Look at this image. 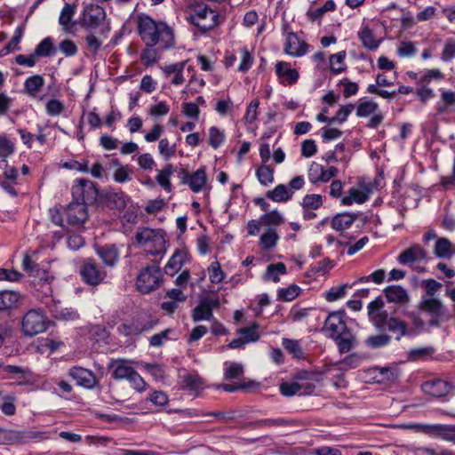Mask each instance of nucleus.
<instances>
[{"instance_id": "nucleus-10", "label": "nucleus", "mask_w": 455, "mask_h": 455, "mask_svg": "<svg viewBox=\"0 0 455 455\" xmlns=\"http://www.w3.org/2000/svg\"><path fill=\"white\" fill-rule=\"evenodd\" d=\"M136 242L140 244L146 245L149 243H154L158 249L148 250V252L151 255H159L162 252V249L164 244V240L156 230L145 228L142 230L137 232L135 235Z\"/></svg>"}, {"instance_id": "nucleus-31", "label": "nucleus", "mask_w": 455, "mask_h": 455, "mask_svg": "<svg viewBox=\"0 0 455 455\" xmlns=\"http://www.w3.org/2000/svg\"><path fill=\"white\" fill-rule=\"evenodd\" d=\"M35 54L37 57H48L55 54L56 48L53 45L52 39L48 36L43 39L35 48Z\"/></svg>"}, {"instance_id": "nucleus-47", "label": "nucleus", "mask_w": 455, "mask_h": 455, "mask_svg": "<svg viewBox=\"0 0 455 455\" xmlns=\"http://www.w3.org/2000/svg\"><path fill=\"white\" fill-rule=\"evenodd\" d=\"M158 52L154 46H147L140 54V60L144 66L150 67L158 60Z\"/></svg>"}, {"instance_id": "nucleus-11", "label": "nucleus", "mask_w": 455, "mask_h": 455, "mask_svg": "<svg viewBox=\"0 0 455 455\" xmlns=\"http://www.w3.org/2000/svg\"><path fill=\"white\" fill-rule=\"evenodd\" d=\"M344 311H334L329 314L323 327V331H330L329 337H334L337 334L348 330L344 320Z\"/></svg>"}, {"instance_id": "nucleus-33", "label": "nucleus", "mask_w": 455, "mask_h": 455, "mask_svg": "<svg viewBox=\"0 0 455 455\" xmlns=\"http://www.w3.org/2000/svg\"><path fill=\"white\" fill-rule=\"evenodd\" d=\"M191 316L196 323L203 320L212 321L214 317L213 313L210 311L208 306L204 304L201 299L199 304L193 309Z\"/></svg>"}, {"instance_id": "nucleus-1", "label": "nucleus", "mask_w": 455, "mask_h": 455, "mask_svg": "<svg viewBox=\"0 0 455 455\" xmlns=\"http://www.w3.org/2000/svg\"><path fill=\"white\" fill-rule=\"evenodd\" d=\"M138 32L146 46L159 44L163 50L174 45V33L164 22H156L149 16L139 15Z\"/></svg>"}, {"instance_id": "nucleus-23", "label": "nucleus", "mask_w": 455, "mask_h": 455, "mask_svg": "<svg viewBox=\"0 0 455 455\" xmlns=\"http://www.w3.org/2000/svg\"><path fill=\"white\" fill-rule=\"evenodd\" d=\"M180 385L183 390L198 392L204 388V382L199 375L187 373L181 377Z\"/></svg>"}, {"instance_id": "nucleus-22", "label": "nucleus", "mask_w": 455, "mask_h": 455, "mask_svg": "<svg viewBox=\"0 0 455 455\" xmlns=\"http://www.w3.org/2000/svg\"><path fill=\"white\" fill-rule=\"evenodd\" d=\"M275 73L279 78L285 80L289 84L297 82L299 73L291 68V64L285 61H279L275 64Z\"/></svg>"}, {"instance_id": "nucleus-54", "label": "nucleus", "mask_w": 455, "mask_h": 455, "mask_svg": "<svg viewBox=\"0 0 455 455\" xmlns=\"http://www.w3.org/2000/svg\"><path fill=\"white\" fill-rule=\"evenodd\" d=\"M261 223L264 225L279 226L283 222V217L277 211L267 212L260 218Z\"/></svg>"}, {"instance_id": "nucleus-57", "label": "nucleus", "mask_w": 455, "mask_h": 455, "mask_svg": "<svg viewBox=\"0 0 455 455\" xmlns=\"http://www.w3.org/2000/svg\"><path fill=\"white\" fill-rule=\"evenodd\" d=\"M335 10V4L332 0H328L324 3V4L309 12L310 19L312 20H316L320 19L325 12H331Z\"/></svg>"}, {"instance_id": "nucleus-41", "label": "nucleus", "mask_w": 455, "mask_h": 455, "mask_svg": "<svg viewBox=\"0 0 455 455\" xmlns=\"http://www.w3.org/2000/svg\"><path fill=\"white\" fill-rule=\"evenodd\" d=\"M17 434V443H27L28 441H41L43 439H45L46 433L44 432H36V431H18L16 430Z\"/></svg>"}, {"instance_id": "nucleus-37", "label": "nucleus", "mask_w": 455, "mask_h": 455, "mask_svg": "<svg viewBox=\"0 0 455 455\" xmlns=\"http://www.w3.org/2000/svg\"><path fill=\"white\" fill-rule=\"evenodd\" d=\"M50 311L57 319L74 320L78 317V314L72 308H61L56 303L50 307Z\"/></svg>"}, {"instance_id": "nucleus-49", "label": "nucleus", "mask_w": 455, "mask_h": 455, "mask_svg": "<svg viewBox=\"0 0 455 455\" xmlns=\"http://www.w3.org/2000/svg\"><path fill=\"white\" fill-rule=\"evenodd\" d=\"M258 324L253 323L249 327L240 328L237 332L243 336V339L246 343L255 342L259 339V335L257 331Z\"/></svg>"}, {"instance_id": "nucleus-52", "label": "nucleus", "mask_w": 455, "mask_h": 455, "mask_svg": "<svg viewBox=\"0 0 455 455\" xmlns=\"http://www.w3.org/2000/svg\"><path fill=\"white\" fill-rule=\"evenodd\" d=\"M299 293V287L291 285L288 288H282L278 291L277 299L283 301H291L294 299Z\"/></svg>"}, {"instance_id": "nucleus-9", "label": "nucleus", "mask_w": 455, "mask_h": 455, "mask_svg": "<svg viewBox=\"0 0 455 455\" xmlns=\"http://www.w3.org/2000/svg\"><path fill=\"white\" fill-rule=\"evenodd\" d=\"M106 18L105 10L98 4H89L84 7L82 18V27L87 30L97 28Z\"/></svg>"}, {"instance_id": "nucleus-63", "label": "nucleus", "mask_w": 455, "mask_h": 455, "mask_svg": "<svg viewBox=\"0 0 455 455\" xmlns=\"http://www.w3.org/2000/svg\"><path fill=\"white\" fill-rule=\"evenodd\" d=\"M59 49L67 57L74 56L77 52V47L76 44L69 39H65L60 42L59 44Z\"/></svg>"}, {"instance_id": "nucleus-28", "label": "nucleus", "mask_w": 455, "mask_h": 455, "mask_svg": "<svg viewBox=\"0 0 455 455\" xmlns=\"http://www.w3.org/2000/svg\"><path fill=\"white\" fill-rule=\"evenodd\" d=\"M387 328L390 332L398 333V335L395 337L396 340H400L403 336L412 334V331L408 329L407 323L404 321L399 320L394 316L389 317Z\"/></svg>"}, {"instance_id": "nucleus-62", "label": "nucleus", "mask_w": 455, "mask_h": 455, "mask_svg": "<svg viewBox=\"0 0 455 455\" xmlns=\"http://www.w3.org/2000/svg\"><path fill=\"white\" fill-rule=\"evenodd\" d=\"M420 427L424 429L426 434H436L438 435L441 431H455V425L434 424Z\"/></svg>"}, {"instance_id": "nucleus-45", "label": "nucleus", "mask_w": 455, "mask_h": 455, "mask_svg": "<svg viewBox=\"0 0 455 455\" xmlns=\"http://www.w3.org/2000/svg\"><path fill=\"white\" fill-rule=\"evenodd\" d=\"M283 347L293 355L295 358H302L303 357V350L298 340L290 339H283Z\"/></svg>"}, {"instance_id": "nucleus-30", "label": "nucleus", "mask_w": 455, "mask_h": 455, "mask_svg": "<svg viewBox=\"0 0 455 455\" xmlns=\"http://www.w3.org/2000/svg\"><path fill=\"white\" fill-rule=\"evenodd\" d=\"M434 253L437 258L440 259H451L455 253L452 251V243L447 238H438L435 242Z\"/></svg>"}, {"instance_id": "nucleus-42", "label": "nucleus", "mask_w": 455, "mask_h": 455, "mask_svg": "<svg viewBox=\"0 0 455 455\" xmlns=\"http://www.w3.org/2000/svg\"><path fill=\"white\" fill-rule=\"evenodd\" d=\"M323 205V197L321 195L310 194L303 197L301 206L303 210H317Z\"/></svg>"}, {"instance_id": "nucleus-43", "label": "nucleus", "mask_w": 455, "mask_h": 455, "mask_svg": "<svg viewBox=\"0 0 455 455\" xmlns=\"http://www.w3.org/2000/svg\"><path fill=\"white\" fill-rule=\"evenodd\" d=\"M74 14L75 6L69 4H65L60 14L59 23L64 28L66 31L69 30L68 25L72 20Z\"/></svg>"}, {"instance_id": "nucleus-19", "label": "nucleus", "mask_w": 455, "mask_h": 455, "mask_svg": "<svg viewBox=\"0 0 455 455\" xmlns=\"http://www.w3.org/2000/svg\"><path fill=\"white\" fill-rule=\"evenodd\" d=\"M97 254L108 267H114L119 259V251L115 244H106L98 247Z\"/></svg>"}, {"instance_id": "nucleus-6", "label": "nucleus", "mask_w": 455, "mask_h": 455, "mask_svg": "<svg viewBox=\"0 0 455 455\" xmlns=\"http://www.w3.org/2000/svg\"><path fill=\"white\" fill-rule=\"evenodd\" d=\"M79 274L82 280L91 285L97 286L107 276L106 272L97 264L93 259H85L80 266Z\"/></svg>"}, {"instance_id": "nucleus-4", "label": "nucleus", "mask_w": 455, "mask_h": 455, "mask_svg": "<svg viewBox=\"0 0 455 455\" xmlns=\"http://www.w3.org/2000/svg\"><path fill=\"white\" fill-rule=\"evenodd\" d=\"M219 15L207 6H198L189 20L202 33H205L218 24Z\"/></svg>"}, {"instance_id": "nucleus-27", "label": "nucleus", "mask_w": 455, "mask_h": 455, "mask_svg": "<svg viewBox=\"0 0 455 455\" xmlns=\"http://www.w3.org/2000/svg\"><path fill=\"white\" fill-rule=\"evenodd\" d=\"M20 299V294L14 291H0V312L16 307Z\"/></svg>"}, {"instance_id": "nucleus-17", "label": "nucleus", "mask_w": 455, "mask_h": 455, "mask_svg": "<svg viewBox=\"0 0 455 455\" xmlns=\"http://www.w3.org/2000/svg\"><path fill=\"white\" fill-rule=\"evenodd\" d=\"M338 347L340 354L348 353L356 346L355 335L348 329L340 334L331 337Z\"/></svg>"}, {"instance_id": "nucleus-20", "label": "nucleus", "mask_w": 455, "mask_h": 455, "mask_svg": "<svg viewBox=\"0 0 455 455\" xmlns=\"http://www.w3.org/2000/svg\"><path fill=\"white\" fill-rule=\"evenodd\" d=\"M187 259L188 253L185 251L176 250L164 267L165 274L172 276L179 270H180Z\"/></svg>"}, {"instance_id": "nucleus-29", "label": "nucleus", "mask_w": 455, "mask_h": 455, "mask_svg": "<svg viewBox=\"0 0 455 455\" xmlns=\"http://www.w3.org/2000/svg\"><path fill=\"white\" fill-rule=\"evenodd\" d=\"M44 85V79L41 75H34L24 82V91L30 97L36 98Z\"/></svg>"}, {"instance_id": "nucleus-36", "label": "nucleus", "mask_w": 455, "mask_h": 455, "mask_svg": "<svg viewBox=\"0 0 455 455\" xmlns=\"http://www.w3.org/2000/svg\"><path fill=\"white\" fill-rule=\"evenodd\" d=\"M368 195L355 188L348 190V196L341 199V204L344 205H351L354 202L357 204H363L367 201Z\"/></svg>"}, {"instance_id": "nucleus-60", "label": "nucleus", "mask_w": 455, "mask_h": 455, "mask_svg": "<svg viewBox=\"0 0 455 455\" xmlns=\"http://www.w3.org/2000/svg\"><path fill=\"white\" fill-rule=\"evenodd\" d=\"M22 267L23 269L29 275H35L39 276L40 275V268L38 267V265L35 263L31 257L28 255H25L22 260Z\"/></svg>"}, {"instance_id": "nucleus-53", "label": "nucleus", "mask_w": 455, "mask_h": 455, "mask_svg": "<svg viewBox=\"0 0 455 455\" xmlns=\"http://www.w3.org/2000/svg\"><path fill=\"white\" fill-rule=\"evenodd\" d=\"M347 287V284L331 287L329 291L324 292L325 299L327 301L332 302L343 298L346 295Z\"/></svg>"}, {"instance_id": "nucleus-14", "label": "nucleus", "mask_w": 455, "mask_h": 455, "mask_svg": "<svg viewBox=\"0 0 455 455\" xmlns=\"http://www.w3.org/2000/svg\"><path fill=\"white\" fill-rule=\"evenodd\" d=\"M337 174L336 167L331 166L328 170H324L321 164L316 163H313L308 170V179L314 184L319 181L327 182Z\"/></svg>"}, {"instance_id": "nucleus-26", "label": "nucleus", "mask_w": 455, "mask_h": 455, "mask_svg": "<svg viewBox=\"0 0 455 455\" xmlns=\"http://www.w3.org/2000/svg\"><path fill=\"white\" fill-rule=\"evenodd\" d=\"M384 292L389 302L404 303L409 300L406 290L399 285L387 286Z\"/></svg>"}, {"instance_id": "nucleus-34", "label": "nucleus", "mask_w": 455, "mask_h": 455, "mask_svg": "<svg viewBox=\"0 0 455 455\" xmlns=\"http://www.w3.org/2000/svg\"><path fill=\"white\" fill-rule=\"evenodd\" d=\"M112 367L114 368L112 376L116 379H129L135 371L132 367L127 365L124 361L116 362Z\"/></svg>"}, {"instance_id": "nucleus-16", "label": "nucleus", "mask_w": 455, "mask_h": 455, "mask_svg": "<svg viewBox=\"0 0 455 455\" xmlns=\"http://www.w3.org/2000/svg\"><path fill=\"white\" fill-rule=\"evenodd\" d=\"M452 388V386L443 379H436L425 382L422 389L426 394L435 397L445 396Z\"/></svg>"}, {"instance_id": "nucleus-38", "label": "nucleus", "mask_w": 455, "mask_h": 455, "mask_svg": "<svg viewBox=\"0 0 455 455\" xmlns=\"http://www.w3.org/2000/svg\"><path fill=\"white\" fill-rule=\"evenodd\" d=\"M379 108V105L371 100H360L356 107V116L358 117H366L374 114Z\"/></svg>"}, {"instance_id": "nucleus-32", "label": "nucleus", "mask_w": 455, "mask_h": 455, "mask_svg": "<svg viewBox=\"0 0 455 455\" xmlns=\"http://www.w3.org/2000/svg\"><path fill=\"white\" fill-rule=\"evenodd\" d=\"M358 36L363 45L368 50L374 51L379 47L380 41L374 38L372 31L368 27L363 28Z\"/></svg>"}, {"instance_id": "nucleus-8", "label": "nucleus", "mask_w": 455, "mask_h": 455, "mask_svg": "<svg viewBox=\"0 0 455 455\" xmlns=\"http://www.w3.org/2000/svg\"><path fill=\"white\" fill-rule=\"evenodd\" d=\"M65 214L67 217L68 224L74 227L82 226L88 219L87 207L84 204L73 198L67 207L65 208Z\"/></svg>"}, {"instance_id": "nucleus-50", "label": "nucleus", "mask_w": 455, "mask_h": 455, "mask_svg": "<svg viewBox=\"0 0 455 455\" xmlns=\"http://www.w3.org/2000/svg\"><path fill=\"white\" fill-rule=\"evenodd\" d=\"M209 278L212 283H220L225 277L224 272L221 270L220 264L218 261L212 262L208 267Z\"/></svg>"}, {"instance_id": "nucleus-61", "label": "nucleus", "mask_w": 455, "mask_h": 455, "mask_svg": "<svg viewBox=\"0 0 455 455\" xmlns=\"http://www.w3.org/2000/svg\"><path fill=\"white\" fill-rule=\"evenodd\" d=\"M14 151V144L4 135H0V157L5 158Z\"/></svg>"}, {"instance_id": "nucleus-44", "label": "nucleus", "mask_w": 455, "mask_h": 455, "mask_svg": "<svg viewBox=\"0 0 455 455\" xmlns=\"http://www.w3.org/2000/svg\"><path fill=\"white\" fill-rule=\"evenodd\" d=\"M279 239L277 233L273 229H268L260 236V245L266 249L270 250L276 245Z\"/></svg>"}, {"instance_id": "nucleus-21", "label": "nucleus", "mask_w": 455, "mask_h": 455, "mask_svg": "<svg viewBox=\"0 0 455 455\" xmlns=\"http://www.w3.org/2000/svg\"><path fill=\"white\" fill-rule=\"evenodd\" d=\"M357 220V214L352 212H342L334 215L331 220V226L337 231H343L351 227Z\"/></svg>"}, {"instance_id": "nucleus-46", "label": "nucleus", "mask_w": 455, "mask_h": 455, "mask_svg": "<svg viewBox=\"0 0 455 455\" xmlns=\"http://www.w3.org/2000/svg\"><path fill=\"white\" fill-rule=\"evenodd\" d=\"M346 58V52L342 51L330 56V69L333 74H340L347 69V67H335V64H343Z\"/></svg>"}, {"instance_id": "nucleus-40", "label": "nucleus", "mask_w": 455, "mask_h": 455, "mask_svg": "<svg viewBox=\"0 0 455 455\" xmlns=\"http://www.w3.org/2000/svg\"><path fill=\"white\" fill-rule=\"evenodd\" d=\"M286 274V266L283 262H278L275 264H270L267 267L266 271V278L271 279L275 283H278L280 281L279 275Z\"/></svg>"}, {"instance_id": "nucleus-55", "label": "nucleus", "mask_w": 455, "mask_h": 455, "mask_svg": "<svg viewBox=\"0 0 455 455\" xmlns=\"http://www.w3.org/2000/svg\"><path fill=\"white\" fill-rule=\"evenodd\" d=\"M243 374V367L236 363H232L226 369L224 379L226 380L239 379Z\"/></svg>"}, {"instance_id": "nucleus-18", "label": "nucleus", "mask_w": 455, "mask_h": 455, "mask_svg": "<svg viewBox=\"0 0 455 455\" xmlns=\"http://www.w3.org/2000/svg\"><path fill=\"white\" fill-rule=\"evenodd\" d=\"M100 204L109 209L124 210L126 206L125 196L123 192H106L100 195Z\"/></svg>"}, {"instance_id": "nucleus-3", "label": "nucleus", "mask_w": 455, "mask_h": 455, "mask_svg": "<svg viewBox=\"0 0 455 455\" xmlns=\"http://www.w3.org/2000/svg\"><path fill=\"white\" fill-rule=\"evenodd\" d=\"M162 282V272L158 266H148L142 269L136 280L137 289L142 293H149L158 288Z\"/></svg>"}, {"instance_id": "nucleus-51", "label": "nucleus", "mask_w": 455, "mask_h": 455, "mask_svg": "<svg viewBox=\"0 0 455 455\" xmlns=\"http://www.w3.org/2000/svg\"><path fill=\"white\" fill-rule=\"evenodd\" d=\"M225 140V135L219 128L212 126L209 129V144L213 148H218Z\"/></svg>"}, {"instance_id": "nucleus-25", "label": "nucleus", "mask_w": 455, "mask_h": 455, "mask_svg": "<svg viewBox=\"0 0 455 455\" xmlns=\"http://www.w3.org/2000/svg\"><path fill=\"white\" fill-rule=\"evenodd\" d=\"M292 196L293 191L284 184H279L274 189L266 193L267 198L276 203L287 202L291 199Z\"/></svg>"}, {"instance_id": "nucleus-48", "label": "nucleus", "mask_w": 455, "mask_h": 455, "mask_svg": "<svg viewBox=\"0 0 455 455\" xmlns=\"http://www.w3.org/2000/svg\"><path fill=\"white\" fill-rule=\"evenodd\" d=\"M158 149L160 155L164 158V160L168 161L176 153V144L174 143L170 145L169 140L166 138L161 139L158 143Z\"/></svg>"}, {"instance_id": "nucleus-12", "label": "nucleus", "mask_w": 455, "mask_h": 455, "mask_svg": "<svg viewBox=\"0 0 455 455\" xmlns=\"http://www.w3.org/2000/svg\"><path fill=\"white\" fill-rule=\"evenodd\" d=\"M309 47L310 45L300 40L296 33L289 32L287 38H285L283 51L291 56L301 57L307 53Z\"/></svg>"}, {"instance_id": "nucleus-2", "label": "nucleus", "mask_w": 455, "mask_h": 455, "mask_svg": "<svg viewBox=\"0 0 455 455\" xmlns=\"http://www.w3.org/2000/svg\"><path fill=\"white\" fill-rule=\"evenodd\" d=\"M100 195L95 183L89 180L78 179L72 187L73 198L84 204L86 207L98 201L100 203Z\"/></svg>"}, {"instance_id": "nucleus-56", "label": "nucleus", "mask_w": 455, "mask_h": 455, "mask_svg": "<svg viewBox=\"0 0 455 455\" xmlns=\"http://www.w3.org/2000/svg\"><path fill=\"white\" fill-rule=\"evenodd\" d=\"M355 106L353 104H347L342 106L336 113L335 116L331 117V121L339 124H342L347 121L348 116L354 110Z\"/></svg>"}, {"instance_id": "nucleus-39", "label": "nucleus", "mask_w": 455, "mask_h": 455, "mask_svg": "<svg viewBox=\"0 0 455 455\" xmlns=\"http://www.w3.org/2000/svg\"><path fill=\"white\" fill-rule=\"evenodd\" d=\"M256 176L261 185L267 186L274 182V169L266 164H262L257 169Z\"/></svg>"}, {"instance_id": "nucleus-15", "label": "nucleus", "mask_w": 455, "mask_h": 455, "mask_svg": "<svg viewBox=\"0 0 455 455\" xmlns=\"http://www.w3.org/2000/svg\"><path fill=\"white\" fill-rule=\"evenodd\" d=\"M69 376L77 383L86 388H92L97 384V379L92 371L83 367H72L69 370Z\"/></svg>"}, {"instance_id": "nucleus-64", "label": "nucleus", "mask_w": 455, "mask_h": 455, "mask_svg": "<svg viewBox=\"0 0 455 455\" xmlns=\"http://www.w3.org/2000/svg\"><path fill=\"white\" fill-rule=\"evenodd\" d=\"M455 58V40L454 39H449L443 50L442 52V60L443 61H450L452 59Z\"/></svg>"}, {"instance_id": "nucleus-59", "label": "nucleus", "mask_w": 455, "mask_h": 455, "mask_svg": "<svg viewBox=\"0 0 455 455\" xmlns=\"http://www.w3.org/2000/svg\"><path fill=\"white\" fill-rule=\"evenodd\" d=\"M255 427H285L288 425V421L284 419H259L252 423Z\"/></svg>"}, {"instance_id": "nucleus-35", "label": "nucleus", "mask_w": 455, "mask_h": 455, "mask_svg": "<svg viewBox=\"0 0 455 455\" xmlns=\"http://www.w3.org/2000/svg\"><path fill=\"white\" fill-rule=\"evenodd\" d=\"M391 342V336L386 333L371 335L365 340L364 343L367 347L376 349L383 347Z\"/></svg>"}, {"instance_id": "nucleus-24", "label": "nucleus", "mask_w": 455, "mask_h": 455, "mask_svg": "<svg viewBox=\"0 0 455 455\" xmlns=\"http://www.w3.org/2000/svg\"><path fill=\"white\" fill-rule=\"evenodd\" d=\"M419 309L431 315H444L445 308L442 302L436 299L429 298L422 299L419 304Z\"/></svg>"}, {"instance_id": "nucleus-7", "label": "nucleus", "mask_w": 455, "mask_h": 455, "mask_svg": "<svg viewBox=\"0 0 455 455\" xmlns=\"http://www.w3.org/2000/svg\"><path fill=\"white\" fill-rule=\"evenodd\" d=\"M180 183L188 185L189 188L195 192H200L206 184L207 176L205 167L199 168L193 173H190L185 169H180L178 172Z\"/></svg>"}, {"instance_id": "nucleus-58", "label": "nucleus", "mask_w": 455, "mask_h": 455, "mask_svg": "<svg viewBox=\"0 0 455 455\" xmlns=\"http://www.w3.org/2000/svg\"><path fill=\"white\" fill-rule=\"evenodd\" d=\"M64 104L59 100L52 99L45 106L46 112L49 116H60L64 111Z\"/></svg>"}, {"instance_id": "nucleus-5", "label": "nucleus", "mask_w": 455, "mask_h": 455, "mask_svg": "<svg viewBox=\"0 0 455 455\" xmlns=\"http://www.w3.org/2000/svg\"><path fill=\"white\" fill-rule=\"evenodd\" d=\"M46 328L47 322L39 309L29 310L22 319V330L27 336H35L44 331Z\"/></svg>"}, {"instance_id": "nucleus-13", "label": "nucleus", "mask_w": 455, "mask_h": 455, "mask_svg": "<svg viewBox=\"0 0 455 455\" xmlns=\"http://www.w3.org/2000/svg\"><path fill=\"white\" fill-rule=\"evenodd\" d=\"M427 253L419 244H413L406 250L403 251L397 260L402 265H411L414 262H420L426 259Z\"/></svg>"}]
</instances>
